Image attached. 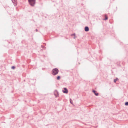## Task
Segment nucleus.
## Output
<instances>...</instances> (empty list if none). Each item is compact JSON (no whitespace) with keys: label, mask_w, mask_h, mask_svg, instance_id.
Segmentation results:
<instances>
[{"label":"nucleus","mask_w":128,"mask_h":128,"mask_svg":"<svg viewBox=\"0 0 128 128\" xmlns=\"http://www.w3.org/2000/svg\"><path fill=\"white\" fill-rule=\"evenodd\" d=\"M105 19H104V20H107L108 19V18L107 16L106 15H105Z\"/></svg>","instance_id":"0eeeda50"},{"label":"nucleus","mask_w":128,"mask_h":128,"mask_svg":"<svg viewBox=\"0 0 128 128\" xmlns=\"http://www.w3.org/2000/svg\"><path fill=\"white\" fill-rule=\"evenodd\" d=\"M62 92L64 93L67 94L68 92V90L66 88H64V90H63Z\"/></svg>","instance_id":"f03ea898"},{"label":"nucleus","mask_w":128,"mask_h":128,"mask_svg":"<svg viewBox=\"0 0 128 128\" xmlns=\"http://www.w3.org/2000/svg\"><path fill=\"white\" fill-rule=\"evenodd\" d=\"M60 78V76H58L57 77V79L58 80H59Z\"/></svg>","instance_id":"1a4fd4ad"},{"label":"nucleus","mask_w":128,"mask_h":128,"mask_svg":"<svg viewBox=\"0 0 128 128\" xmlns=\"http://www.w3.org/2000/svg\"><path fill=\"white\" fill-rule=\"evenodd\" d=\"M16 68V67L14 66H12V69H14Z\"/></svg>","instance_id":"9d476101"},{"label":"nucleus","mask_w":128,"mask_h":128,"mask_svg":"<svg viewBox=\"0 0 128 128\" xmlns=\"http://www.w3.org/2000/svg\"><path fill=\"white\" fill-rule=\"evenodd\" d=\"M28 1L30 5L32 6V0H28Z\"/></svg>","instance_id":"39448f33"},{"label":"nucleus","mask_w":128,"mask_h":128,"mask_svg":"<svg viewBox=\"0 0 128 128\" xmlns=\"http://www.w3.org/2000/svg\"><path fill=\"white\" fill-rule=\"evenodd\" d=\"M118 80V78H116V79H115L114 80V81L115 82L117 80Z\"/></svg>","instance_id":"6e6552de"},{"label":"nucleus","mask_w":128,"mask_h":128,"mask_svg":"<svg viewBox=\"0 0 128 128\" xmlns=\"http://www.w3.org/2000/svg\"><path fill=\"white\" fill-rule=\"evenodd\" d=\"M36 32H37L38 31V30L37 29H36Z\"/></svg>","instance_id":"4468645a"},{"label":"nucleus","mask_w":128,"mask_h":128,"mask_svg":"<svg viewBox=\"0 0 128 128\" xmlns=\"http://www.w3.org/2000/svg\"><path fill=\"white\" fill-rule=\"evenodd\" d=\"M70 103L72 104V100L71 99H70Z\"/></svg>","instance_id":"ddd939ff"},{"label":"nucleus","mask_w":128,"mask_h":128,"mask_svg":"<svg viewBox=\"0 0 128 128\" xmlns=\"http://www.w3.org/2000/svg\"><path fill=\"white\" fill-rule=\"evenodd\" d=\"M92 92H93L96 95V96H98V93H96V91L94 90H93Z\"/></svg>","instance_id":"423d86ee"},{"label":"nucleus","mask_w":128,"mask_h":128,"mask_svg":"<svg viewBox=\"0 0 128 128\" xmlns=\"http://www.w3.org/2000/svg\"><path fill=\"white\" fill-rule=\"evenodd\" d=\"M58 70L57 68H55L52 70V74L54 75L57 74L58 73Z\"/></svg>","instance_id":"f257e3e1"},{"label":"nucleus","mask_w":128,"mask_h":128,"mask_svg":"<svg viewBox=\"0 0 128 128\" xmlns=\"http://www.w3.org/2000/svg\"><path fill=\"white\" fill-rule=\"evenodd\" d=\"M125 105L126 106L128 105V102H127L125 103Z\"/></svg>","instance_id":"f8f14e48"},{"label":"nucleus","mask_w":128,"mask_h":128,"mask_svg":"<svg viewBox=\"0 0 128 128\" xmlns=\"http://www.w3.org/2000/svg\"><path fill=\"white\" fill-rule=\"evenodd\" d=\"M12 1L15 6L17 5L16 0H12Z\"/></svg>","instance_id":"7ed1b4c3"},{"label":"nucleus","mask_w":128,"mask_h":128,"mask_svg":"<svg viewBox=\"0 0 128 128\" xmlns=\"http://www.w3.org/2000/svg\"><path fill=\"white\" fill-rule=\"evenodd\" d=\"M85 30L86 32H88L89 30V28L88 27L86 26L85 27Z\"/></svg>","instance_id":"20e7f679"},{"label":"nucleus","mask_w":128,"mask_h":128,"mask_svg":"<svg viewBox=\"0 0 128 128\" xmlns=\"http://www.w3.org/2000/svg\"><path fill=\"white\" fill-rule=\"evenodd\" d=\"M32 4H34L35 3V0H32ZM33 6V5H32V6Z\"/></svg>","instance_id":"9b49d317"}]
</instances>
